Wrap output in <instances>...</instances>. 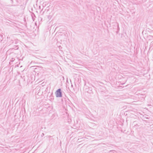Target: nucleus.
Masks as SVG:
<instances>
[{
    "mask_svg": "<svg viewBox=\"0 0 153 153\" xmlns=\"http://www.w3.org/2000/svg\"><path fill=\"white\" fill-rule=\"evenodd\" d=\"M56 97H60L62 96L61 93L60 89L58 90L56 92Z\"/></svg>",
    "mask_w": 153,
    "mask_h": 153,
    "instance_id": "f257e3e1",
    "label": "nucleus"
}]
</instances>
